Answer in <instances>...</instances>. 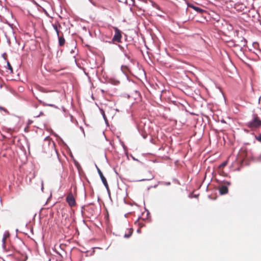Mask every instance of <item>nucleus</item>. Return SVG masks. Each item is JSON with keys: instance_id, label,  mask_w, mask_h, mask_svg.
<instances>
[{"instance_id": "1", "label": "nucleus", "mask_w": 261, "mask_h": 261, "mask_svg": "<svg viewBox=\"0 0 261 261\" xmlns=\"http://www.w3.org/2000/svg\"><path fill=\"white\" fill-rule=\"evenodd\" d=\"M230 182L228 181L224 180L221 181L220 183V187L219 188L220 194L223 195L227 194L228 192L227 186H230Z\"/></svg>"}, {"instance_id": "2", "label": "nucleus", "mask_w": 261, "mask_h": 261, "mask_svg": "<svg viewBox=\"0 0 261 261\" xmlns=\"http://www.w3.org/2000/svg\"><path fill=\"white\" fill-rule=\"evenodd\" d=\"M247 126L251 129L256 128L261 126V120L257 116H255L252 120L248 122Z\"/></svg>"}, {"instance_id": "3", "label": "nucleus", "mask_w": 261, "mask_h": 261, "mask_svg": "<svg viewBox=\"0 0 261 261\" xmlns=\"http://www.w3.org/2000/svg\"><path fill=\"white\" fill-rule=\"evenodd\" d=\"M115 35L113 38V41L117 42H120L122 38L121 31L116 27L114 28Z\"/></svg>"}, {"instance_id": "4", "label": "nucleus", "mask_w": 261, "mask_h": 261, "mask_svg": "<svg viewBox=\"0 0 261 261\" xmlns=\"http://www.w3.org/2000/svg\"><path fill=\"white\" fill-rule=\"evenodd\" d=\"M66 201L70 206L73 207L75 205L76 202L73 195L71 192L69 193L66 197Z\"/></svg>"}, {"instance_id": "5", "label": "nucleus", "mask_w": 261, "mask_h": 261, "mask_svg": "<svg viewBox=\"0 0 261 261\" xmlns=\"http://www.w3.org/2000/svg\"><path fill=\"white\" fill-rule=\"evenodd\" d=\"M97 170H98V174L100 177V178H101L103 185H105V186L106 187V188L107 189H108L109 186H108L106 178L105 177L102 172L99 168H97Z\"/></svg>"}, {"instance_id": "6", "label": "nucleus", "mask_w": 261, "mask_h": 261, "mask_svg": "<svg viewBox=\"0 0 261 261\" xmlns=\"http://www.w3.org/2000/svg\"><path fill=\"white\" fill-rule=\"evenodd\" d=\"M188 7L192 8L193 9H194V10L197 11L198 13H200V14L203 13V12L205 11L204 10H203L199 7H197L196 6H195L193 4H188Z\"/></svg>"}, {"instance_id": "7", "label": "nucleus", "mask_w": 261, "mask_h": 261, "mask_svg": "<svg viewBox=\"0 0 261 261\" xmlns=\"http://www.w3.org/2000/svg\"><path fill=\"white\" fill-rule=\"evenodd\" d=\"M126 231L124 235V237L125 238H129L133 233V229L132 228H129L126 229Z\"/></svg>"}, {"instance_id": "8", "label": "nucleus", "mask_w": 261, "mask_h": 261, "mask_svg": "<svg viewBox=\"0 0 261 261\" xmlns=\"http://www.w3.org/2000/svg\"><path fill=\"white\" fill-rule=\"evenodd\" d=\"M58 39H59V44L60 46H63L65 43V40L64 38V37L63 36H60L59 35V37H58Z\"/></svg>"}, {"instance_id": "9", "label": "nucleus", "mask_w": 261, "mask_h": 261, "mask_svg": "<svg viewBox=\"0 0 261 261\" xmlns=\"http://www.w3.org/2000/svg\"><path fill=\"white\" fill-rule=\"evenodd\" d=\"M227 164V161H225L221 164L218 167V170L223 169V168Z\"/></svg>"}, {"instance_id": "10", "label": "nucleus", "mask_w": 261, "mask_h": 261, "mask_svg": "<svg viewBox=\"0 0 261 261\" xmlns=\"http://www.w3.org/2000/svg\"><path fill=\"white\" fill-rule=\"evenodd\" d=\"M53 28L54 29V30L56 31V33H57V36L58 37H59V35H60V33H59V31L58 30V25L57 24H54L53 25Z\"/></svg>"}, {"instance_id": "11", "label": "nucleus", "mask_w": 261, "mask_h": 261, "mask_svg": "<svg viewBox=\"0 0 261 261\" xmlns=\"http://www.w3.org/2000/svg\"><path fill=\"white\" fill-rule=\"evenodd\" d=\"M255 139L259 142H261V134H259L258 136H255Z\"/></svg>"}, {"instance_id": "12", "label": "nucleus", "mask_w": 261, "mask_h": 261, "mask_svg": "<svg viewBox=\"0 0 261 261\" xmlns=\"http://www.w3.org/2000/svg\"><path fill=\"white\" fill-rule=\"evenodd\" d=\"M218 172L219 173V174L221 175H223V176H225V173L224 172V171H223V169H221V170H218Z\"/></svg>"}, {"instance_id": "13", "label": "nucleus", "mask_w": 261, "mask_h": 261, "mask_svg": "<svg viewBox=\"0 0 261 261\" xmlns=\"http://www.w3.org/2000/svg\"><path fill=\"white\" fill-rule=\"evenodd\" d=\"M7 65H8L9 69H10L12 71V67L10 63L9 62H7Z\"/></svg>"}, {"instance_id": "14", "label": "nucleus", "mask_w": 261, "mask_h": 261, "mask_svg": "<svg viewBox=\"0 0 261 261\" xmlns=\"http://www.w3.org/2000/svg\"><path fill=\"white\" fill-rule=\"evenodd\" d=\"M257 161L261 162V154L256 157Z\"/></svg>"}, {"instance_id": "15", "label": "nucleus", "mask_w": 261, "mask_h": 261, "mask_svg": "<svg viewBox=\"0 0 261 261\" xmlns=\"http://www.w3.org/2000/svg\"><path fill=\"white\" fill-rule=\"evenodd\" d=\"M58 25H59V27L60 28H61V25H60V24H59Z\"/></svg>"}]
</instances>
